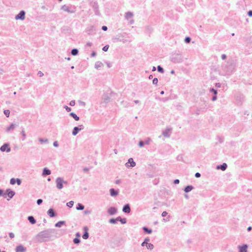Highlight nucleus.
Listing matches in <instances>:
<instances>
[{
  "label": "nucleus",
  "instance_id": "nucleus-1",
  "mask_svg": "<svg viewBox=\"0 0 252 252\" xmlns=\"http://www.w3.org/2000/svg\"><path fill=\"white\" fill-rule=\"evenodd\" d=\"M56 184H57V188L61 189L63 188V183L66 184V182L63 181V180L61 178H58L56 179Z\"/></svg>",
  "mask_w": 252,
  "mask_h": 252
},
{
  "label": "nucleus",
  "instance_id": "nucleus-2",
  "mask_svg": "<svg viewBox=\"0 0 252 252\" xmlns=\"http://www.w3.org/2000/svg\"><path fill=\"white\" fill-rule=\"evenodd\" d=\"M25 12L24 11H21L20 12V13L15 16V19L17 20H23L24 19H25Z\"/></svg>",
  "mask_w": 252,
  "mask_h": 252
},
{
  "label": "nucleus",
  "instance_id": "nucleus-3",
  "mask_svg": "<svg viewBox=\"0 0 252 252\" xmlns=\"http://www.w3.org/2000/svg\"><path fill=\"white\" fill-rule=\"evenodd\" d=\"M0 150L2 152L6 151L7 152H9L10 151V148L8 144H5L0 147Z\"/></svg>",
  "mask_w": 252,
  "mask_h": 252
},
{
  "label": "nucleus",
  "instance_id": "nucleus-4",
  "mask_svg": "<svg viewBox=\"0 0 252 252\" xmlns=\"http://www.w3.org/2000/svg\"><path fill=\"white\" fill-rule=\"evenodd\" d=\"M142 246H146L148 249L152 250L154 248V246L153 244L151 243H148V242L144 241L143 242L142 244Z\"/></svg>",
  "mask_w": 252,
  "mask_h": 252
},
{
  "label": "nucleus",
  "instance_id": "nucleus-5",
  "mask_svg": "<svg viewBox=\"0 0 252 252\" xmlns=\"http://www.w3.org/2000/svg\"><path fill=\"white\" fill-rule=\"evenodd\" d=\"M26 248L22 245L18 246L15 249L16 252H24Z\"/></svg>",
  "mask_w": 252,
  "mask_h": 252
},
{
  "label": "nucleus",
  "instance_id": "nucleus-6",
  "mask_svg": "<svg viewBox=\"0 0 252 252\" xmlns=\"http://www.w3.org/2000/svg\"><path fill=\"white\" fill-rule=\"evenodd\" d=\"M248 247L246 245L239 247V252H247Z\"/></svg>",
  "mask_w": 252,
  "mask_h": 252
},
{
  "label": "nucleus",
  "instance_id": "nucleus-7",
  "mask_svg": "<svg viewBox=\"0 0 252 252\" xmlns=\"http://www.w3.org/2000/svg\"><path fill=\"white\" fill-rule=\"evenodd\" d=\"M123 211L125 213H129L130 212V208L129 206L127 204L124 207Z\"/></svg>",
  "mask_w": 252,
  "mask_h": 252
},
{
  "label": "nucleus",
  "instance_id": "nucleus-8",
  "mask_svg": "<svg viewBox=\"0 0 252 252\" xmlns=\"http://www.w3.org/2000/svg\"><path fill=\"white\" fill-rule=\"evenodd\" d=\"M85 233L83 235L82 237L84 239H87L89 237V234L88 233V228L87 227H84Z\"/></svg>",
  "mask_w": 252,
  "mask_h": 252
},
{
  "label": "nucleus",
  "instance_id": "nucleus-9",
  "mask_svg": "<svg viewBox=\"0 0 252 252\" xmlns=\"http://www.w3.org/2000/svg\"><path fill=\"white\" fill-rule=\"evenodd\" d=\"M116 211L117 210L115 208L111 207L108 209V212L110 215H112L115 214L116 212Z\"/></svg>",
  "mask_w": 252,
  "mask_h": 252
},
{
  "label": "nucleus",
  "instance_id": "nucleus-10",
  "mask_svg": "<svg viewBox=\"0 0 252 252\" xmlns=\"http://www.w3.org/2000/svg\"><path fill=\"white\" fill-rule=\"evenodd\" d=\"M110 192L111 196H116L118 195V192L117 191L115 190L114 189H110Z\"/></svg>",
  "mask_w": 252,
  "mask_h": 252
},
{
  "label": "nucleus",
  "instance_id": "nucleus-11",
  "mask_svg": "<svg viewBox=\"0 0 252 252\" xmlns=\"http://www.w3.org/2000/svg\"><path fill=\"white\" fill-rule=\"evenodd\" d=\"M48 214L50 217H54L55 216L54 210L52 209H50L48 211Z\"/></svg>",
  "mask_w": 252,
  "mask_h": 252
},
{
  "label": "nucleus",
  "instance_id": "nucleus-12",
  "mask_svg": "<svg viewBox=\"0 0 252 252\" xmlns=\"http://www.w3.org/2000/svg\"><path fill=\"white\" fill-rule=\"evenodd\" d=\"M128 163L130 164V166H131V167H134L135 166V163L133 161V159L132 158H130L128 159V162L126 164H127Z\"/></svg>",
  "mask_w": 252,
  "mask_h": 252
},
{
  "label": "nucleus",
  "instance_id": "nucleus-13",
  "mask_svg": "<svg viewBox=\"0 0 252 252\" xmlns=\"http://www.w3.org/2000/svg\"><path fill=\"white\" fill-rule=\"evenodd\" d=\"M81 128H79L78 127H75L73 130V131H72V134L73 135H76L79 130H80Z\"/></svg>",
  "mask_w": 252,
  "mask_h": 252
},
{
  "label": "nucleus",
  "instance_id": "nucleus-14",
  "mask_svg": "<svg viewBox=\"0 0 252 252\" xmlns=\"http://www.w3.org/2000/svg\"><path fill=\"white\" fill-rule=\"evenodd\" d=\"M227 167V165L226 163H224L222 165H220V166H218V169H220L221 170L224 171L225 170L226 168Z\"/></svg>",
  "mask_w": 252,
  "mask_h": 252
},
{
  "label": "nucleus",
  "instance_id": "nucleus-15",
  "mask_svg": "<svg viewBox=\"0 0 252 252\" xmlns=\"http://www.w3.org/2000/svg\"><path fill=\"white\" fill-rule=\"evenodd\" d=\"M51 174V171L46 168H44L43 171V175H48Z\"/></svg>",
  "mask_w": 252,
  "mask_h": 252
},
{
  "label": "nucleus",
  "instance_id": "nucleus-16",
  "mask_svg": "<svg viewBox=\"0 0 252 252\" xmlns=\"http://www.w3.org/2000/svg\"><path fill=\"white\" fill-rule=\"evenodd\" d=\"M7 196L10 198H11L15 194V193L14 191L11 190H8L7 191Z\"/></svg>",
  "mask_w": 252,
  "mask_h": 252
},
{
  "label": "nucleus",
  "instance_id": "nucleus-17",
  "mask_svg": "<svg viewBox=\"0 0 252 252\" xmlns=\"http://www.w3.org/2000/svg\"><path fill=\"white\" fill-rule=\"evenodd\" d=\"M28 220L32 224H34L36 222V221L34 218L32 216H30L28 217Z\"/></svg>",
  "mask_w": 252,
  "mask_h": 252
},
{
  "label": "nucleus",
  "instance_id": "nucleus-18",
  "mask_svg": "<svg viewBox=\"0 0 252 252\" xmlns=\"http://www.w3.org/2000/svg\"><path fill=\"white\" fill-rule=\"evenodd\" d=\"M193 189V187L191 186H188L186 187L185 189V191L186 192H188L190 191H191Z\"/></svg>",
  "mask_w": 252,
  "mask_h": 252
},
{
  "label": "nucleus",
  "instance_id": "nucleus-19",
  "mask_svg": "<svg viewBox=\"0 0 252 252\" xmlns=\"http://www.w3.org/2000/svg\"><path fill=\"white\" fill-rule=\"evenodd\" d=\"M133 16V14L131 12H127L126 14V17L127 19H130Z\"/></svg>",
  "mask_w": 252,
  "mask_h": 252
},
{
  "label": "nucleus",
  "instance_id": "nucleus-20",
  "mask_svg": "<svg viewBox=\"0 0 252 252\" xmlns=\"http://www.w3.org/2000/svg\"><path fill=\"white\" fill-rule=\"evenodd\" d=\"M70 115L76 121H78L79 120V117L73 112L71 113Z\"/></svg>",
  "mask_w": 252,
  "mask_h": 252
},
{
  "label": "nucleus",
  "instance_id": "nucleus-21",
  "mask_svg": "<svg viewBox=\"0 0 252 252\" xmlns=\"http://www.w3.org/2000/svg\"><path fill=\"white\" fill-rule=\"evenodd\" d=\"M144 231L148 234H150L152 233V230L148 229L147 227H143Z\"/></svg>",
  "mask_w": 252,
  "mask_h": 252
},
{
  "label": "nucleus",
  "instance_id": "nucleus-22",
  "mask_svg": "<svg viewBox=\"0 0 252 252\" xmlns=\"http://www.w3.org/2000/svg\"><path fill=\"white\" fill-rule=\"evenodd\" d=\"M64 223V221H59L58 223H57L56 224V227H61L63 224Z\"/></svg>",
  "mask_w": 252,
  "mask_h": 252
},
{
  "label": "nucleus",
  "instance_id": "nucleus-23",
  "mask_svg": "<svg viewBox=\"0 0 252 252\" xmlns=\"http://www.w3.org/2000/svg\"><path fill=\"white\" fill-rule=\"evenodd\" d=\"M84 209V206L81 204H78V207H77V208H76V209L78 210H83Z\"/></svg>",
  "mask_w": 252,
  "mask_h": 252
},
{
  "label": "nucleus",
  "instance_id": "nucleus-24",
  "mask_svg": "<svg viewBox=\"0 0 252 252\" xmlns=\"http://www.w3.org/2000/svg\"><path fill=\"white\" fill-rule=\"evenodd\" d=\"M74 204V202L72 201H70L69 202L67 203L66 205L68 207L71 208L73 206Z\"/></svg>",
  "mask_w": 252,
  "mask_h": 252
},
{
  "label": "nucleus",
  "instance_id": "nucleus-25",
  "mask_svg": "<svg viewBox=\"0 0 252 252\" xmlns=\"http://www.w3.org/2000/svg\"><path fill=\"white\" fill-rule=\"evenodd\" d=\"M78 52V50L76 49H74L71 51V54L74 56L76 55Z\"/></svg>",
  "mask_w": 252,
  "mask_h": 252
},
{
  "label": "nucleus",
  "instance_id": "nucleus-26",
  "mask_svg": "<svg viewBox=\"0 0 252 252\" xmlns=\"http://www.w3.org/2000/svg\"><path fill=\"white\" fill-rule=\"evenodd\" d=\"M16 182V179L14 178L11 179L10 181V183L11 185H14Z\"/></svg>",
  "mask_w": 252,
  "mask_h": 252
},
{
  "label": "nucleus",
  "instance_id": "nucleus-27",
  "mask_svg": "<svg viewBox=\"0 0 252 252\" xmlns=\"http://www.w3.org/2000/svg\"><path fill=\"white\" fill-rule=\"evenodd\" d=\"M4 113L7 117H8L10 114V111L8 110H6L4 111Z\"/></svg>",
  "mask_w": 252,
  "mask_h": 252
},
{
  "label": "nucleus",
  "instance_id": "nucleus-28",
  "mask_svg": "<svg viewBox=\"0 0 252 252\" xmlns=\"http://www.w3.org/2000/svg\"><path fill=\"white\" fill-rule=\"evenodd\" d=\"M73 242L75 243V244H78L80 243V240L79 239V238H75L73 240Z\"/></svg>",
  "mask_w": 252,
  "mask_h": 252
},
{
  "label": "nucleus",
  "instance_id": "nucleus-29",
  "mask_svg": "<svg viewBox=\"0 0 252 252\" xmlns=\"http://www.w3.org/2000/svg\"><path fill=\"white\" fill-rule=\"evenodd\" d=\"M158 70L159 72H161V73H163V68H162L160 66H159V65H158Z\"/></svg>",
  "mask_w": 252,
  "mask_h": 252
},
{
  "label": "nucleus",
  "instance_id": "nucleus-30",
  "mask_svg": "<svg viewBox=\"0 0 252 252\" xmlns=\"http://www.w3.org/2000/svg\"><path fill=\"white\" fill-rule=\"evenodd\" d=\"M119 220V218H118V219H117L116 220L112 219H111L110 220V222L112 223H115L116 222L117 220Z\"/></svg>",
  "mask_w": 252,
  "mask_h": 252
},
{
  "label": "nucleus",
  "instance_id": "nucleus-31",
  "mask_svg": "<svg viewBox=\"0 0 252 252\" xmlns=\"http://www.w3.org/2000/svg\"><path fill=\"white\" fill-rule=\"evenodd\" d=\"M158 80L157 78H154L153 80V83L154 84H157L158 83Z\"/></svg>",
  "mask_w": 252,
  "mask_h": 252
},
{
  "label": "nucleus",
  "instance_id": "nucleus-32",
  "mask_svg": "<svg viewBox=\"0 0 252 252\" xmlns=\"http://www.w3.org/2000/svg\"><path fill=\"white\" fill-rule=\"evenodd\" d=\"M190 39L189 37H187L186 38H185V42L186 43H189L190 42Z\"/></svg>",
  "mask_w": 252,
  "mask_h": 252
},
{
  "label": "nucleus",
  "instance_id": "nucleus-33",
  "mask_svg": "<svg viewBox=\"0 0 252 252\" xmlns=\"http://www.w3.org/2000/svg\"><path fill=\"white\" fill-rule=\"evenodd\" d=\"M69 104L71 105V106H74L75 105V101L74 100H71L70 103H69Z\"/></svg>",
  "mask_w": 252,
  "mask_h": 252
},
{
  "label": "nucleus",
  "instance_id": "nucleus-34",
  "mask_svg": "<svg viewBox=\"0 0 252 252\" xmlns=\"http://www.w3.org/2000/svg\"><path fill=\"white\" fill-rule=\"evenodd\" d=\"M16 183H17V184L18 185H20L21 184V180L19 179H16Z\"/></svg>",
  "mask_w": 252,
  "mask_h": 252
},
{
  "label": "nucleus",
  "instance_id": "nucleus-35",
  "mask_svg": "<svg viewBox=\"0 0 252 252\" xmlns=\"http://www.w3.org/2000/svg\"><path fill=\"white\" fill-rule=\"evenodd\" d=\"M65 108L67 112H70L71 110V108L67 106L65 107Z\"/></svg>",
  "mask_w": 252,
  "mask_h": 252
},
{
  "label": "nucleus",
  "instance_id": "nucleus-36",
  "mask_svg": "<svg viewBox=\"0 0 252 252\" xmlns=\"http://www.w3.org/2000/svg\"><path fill=\"white\" fill-rule=\"evenodd\" d=\"M42 202V200L41 199H39L37 201V203L38 205L40 204Z\"/></svg>",
  "mask_w": 252,
  "mask_h": 252
},
{
  "label": "nucleus",
  "instance_id": "nucleus-37",
  "mask_svg": "<svg viewBox=\"0 0 252 252\" xmlns=\"http://www.w3.org/2000/svg\"><path fill=\"white\" fill-rule=\"evenodd\" d=\"M167 215V212L166 211L163 212L161 214L162 217H165Z\"/></svg>",
  "mask_w": 252,
  "mask_h": 252
},
{
  "label": "nucleus",
  "instance_id": "nucleus-38",
  "mask_svg": "<svg viewBox=\"0 0 252 252\" xmlns=\"http://www.w3.org/2000/svg\"><path fill=\"white\" fill-rule=\"evenodd\" d=\"M139 145L141 147H143L144 145V142L142 141H140L139 143Z\"/></svg>",
  "mask_w": 252,
  "mask_h": 252
},
{
  "label": "nucleus",
  "instance_id": "nucleus-39",
  "mask_svg": "<svg viewBox=\"0 0 252 252\" xmlns=\"http://www.w3.org/2000/svg\"><path fill=\"white\" fill-rule=\"evenodd\" d=\"M9 235L11 238H13L14 237V234L13 233H10Z\"/></svg>",
  "mask_w": 252,
  "mask_h": 252
},
{
  "label": "nucleus",
  "instance_id": "nucleus-40",
  "mask_svg": "<svg viewBox=\"0 0 252 252\" xmlns=\"http://www.w3.org/2000/svg\"><path fill=\"white\" fill-rule=\"evenodd\" d=\"M108 49V46H105L103 48V50L104 51H106Z\"/></svg>",
  "mask_w": 252,
  "mask_h": 252
},
{
  "label": "nucleus",
  "instance_id": "nucleus-41",
  "mask_svg": "<svg viewBox=\"0 0 252 252\" xmlns=\"http://www.w3.org/2000/svg\"><path fill=\"white\" fill-rule=\"evenodd\" d=\"M39 140L41 143H42L43 142H47L48 141L47 139L42 140L41 139H39Z\"/></svg>",
  "mask_w": 252,
  "mask_h": 252
},
{
  "label": "nucleus",
  "instance_id": "nucleus-42",
  "mask_svg": "<svg viewBox=\"0 0 252 252\" xmlns=\"http://www.w3.org/2000/svg\"><path fill=\"white\" fill-rule=\"evenodd\" d=\"M195 176L196 177V178H199L200 177V174L199 173H196L195 175Z\"/></svg>",
  "mask_w": 252,
  "mask_h": 252
},
{
  "label": "nucleus",
  "instance_id": "nucleus-43",
  "mask_svg": "<svg viewBox=\"0 0 252 252\" xmlns=\"http://www.w3.org/2000/svg\"><path fill=\"white\" fill-rule=\"evenodd\" d=\"M38 74L40 77H42L43 75V73L41 71H39Z\"/></svg>",
  "mask_w": 252,
  "mask_h": 252
},
{
  "label": "nucleus",
  "instance_id": "nucleus-44",
  "mask_svg": "<svg viewBox=\"0 0 252 252\" xmlns=\"http://www.w3.org/2000/svg\"><path fill=\"white\" fill-rule=\"evenodd\" d=\"M120 221L122 222V223H126V219H120Z\"/></svg>",
  "mask_w": 252,
  "mask_h": 252
},
{
  "label": "nucleus",
  "instance_id": "nucleus-45",
  "mask_svg": "<svg viewBox=\"0 0 252 252\" xmlns=\"http://www.w3.org/2000/svg\"><path fill=\"white\" fill-rule=\"evenodd\" d=\"M174 183L175 184H177L179 183V180L178 179H176L174 180Z\"/></svg>",
  "mask_w": 252,
  "mask_h": 252
},
{
  "label": "nucleus",
  "instance_id": "nucleus-46",
  "mask_svg": "<svg viewBox=\"0 0 252 252\" xmlns=\"http://www.w3.org/2000/svg\"><path fill=\"white\" fill-rule=\"evenodd\" d=\"M54 146H55V147H57L58 146V142L57 141H55L54 142V144H53Z\"/></svg>",
  "mask_w": 252,
  "mask_h": 252
},
{
  "label": "nucleus",
  "instance_id": "nucleus-47",
  "mask_svg": "<svg viewBox=\"0 0 252 252\" xmlns=\"http://www.w3.org/2000/svg\"><path fill=\"white\" fill-rule=\"evenodd\" d=\"M248 15L249 16H252V11H249Z\"/></svg>",
  "mask_w": 252,
  "mask_h": 252
},
{
  "label": "nucleus",
  "instance_id": "nucleus-48",
  "mask_svg": "<svg viewBox=\"0 0 252 252\" xmlns=\"http://www.w3.org/2000/svg\"><path fill=\"white\" fill-rule=\"evenodd\" d=\"M102 29L104 31H106L107 30V28L106 26H103Z\"/></svg>",
  "mask_w": 252,
  "mask_h": 252
},
{
  "label": "nucleus",
  "instance_id": "nucleus-49",
  "mask_svg": "<svg viewBox=\"0 0 252 252\" xmlns=\"http://www.w3.org/2000/svg\"><path fill=\"white\" fill-rule=\"evenodd\" d=\"M221 58L222 59L224 60L226 58V56L225 55H222L221 56Z\"/></svg>",
  "mask_w": 252,
  "mask_h": 252
},
{
  "label": "nucleus",
  "instance_id": "nucleus-50",
  "mask_svg": "<svg viewBox=\"0 0 252 252\" xmlns=\"http://www.w3.org/2000/svg\"><path fill=\"white\" fill-rule=\"evenodd\" d=\"M150 141V139H149L148 140L146 141L145 142V144H149Z\"/></svg>",
  "mask_w": 252,
  "mask_h": 252
},
{
  "label": "nucleus",
  "instance_id": "nucleus-51",
  "mask_svg": "<svg viewBox=\"0 0 252 252\" xmlns=\"http://www.w3.org/2000/svg\"><path fill=\"white\" fill-rule=\"evenodd\" d=\"M3 191L0 189V196L2 195Z\"/></svg>",
  "mask_w": 252,
  "mask_h": 252
},
{
  "label": "nucleus",
  "instance_id": "nucleus-52",
  "mask_svg": "<svg viewBox=\"0 0 252 252\" xmlns=\"http://www.w3.org/2000/svg\"><path fill=\"white\" fill-rule=\"evenodd\" d=\"M252 229V227L251 226H249L248 228V231H250Z\"/></svg>",
  "mask_w": 252,
  "mask_h": 252
},
{
  "label": "nucleus",
  "instance_id": "nucleus-53",
  "mask_svg": "<svg viewBox=\"0 0 252 252\" xmlns=\"http://www.w3.org/2000/svg\"><path fill=\"white\" fill-rule=\"evenodd\" d=\"M212 91L214 93V94H217V91H216V90H214V89H212Z\"/></svg>",
  "mask_w": 252,
  "mask_h": 252
},
{
  "label": "nucleus",
  "instance_id": "nucleus-54",
  "mask_svg": "<svg viewBox=\"0 0 252 252\" xmlns=\"http://www.w3.org/2000/svg\"><path fill=\"white\" fill-rule=\"evenodd\" d=\"M156 70V67L155 66H153V69H152V71H155Z\"/></svg>",
  "mask_w": 252,
  "mask_h": 252
},
{
  "label": "nucleus",
  "instance_id": "nucleus-55",
  "mask_svg": "<svg viewBox=\"0 0 252 252\" xmlns=\"http://www.w3.org/2000/svg\"><path fill=\"white\" fill-rule=\"evenodd\" d=\"M119 183H120V180H117V181H116V184H119Z\"/></svg>",
  "mask_w": 252,
  "mask_h": 252
},
{
  "label": "nucleus",
  "instance_id": "nucleus-56",
  "mask_svg": "<svg viewBox=\"0 0 252 252\" xmlns=\"http://www.w3.org/2000/svg\"><path fill=\"white\" fill-rule=\"evenodd\" d=\"M216 96H214L213 97V98H212L213 100H216Z\"/></svg>",
  "mask_w": 252,
  "mask_h": 252
},
{
  "label": "nucleus",
  "instance_id": "nucleus-57",
  "mask_svg": "<svg viewBox=\"0 0 252 252\" xmlns=\"http://www.w3.org/2000/svg\"><path fill=\"white\" fill-rule=\"evenodd\" d=\"M77 238H79L80 237V235L78 233L76 234Z\"/></svg>",
  "mask_w": 252,
  "mask_h": 252
},
{
  "label": "nucleus",
  "instance_id": "nucleus-58",
  "mask_svg": "<svg viewBox=\"0 0 252 252\" xmlns=\"http://www.w3.org/2000/svg\"><path fill=\"white\" fill-rule=\"evenodd\" d=\"M90 213V212H89V211H85V214H88V213Z\"/></svg>",
  "mask_w": 252,
  "mask_h": 252
},
{
  "label": "nucleus",
  "instance_id": "nucleus-59",
  "mask_svg": "<svg viewBox=\"0 0 252 252\" xmlns=\"http://www.w3.org/2000/svg\"><path fill=\"white\" fill-rule=\"evenodd\" d=\"M149 241V239H145V241H146V242H147L148 241Z\"/></svg>",
  "mask_w": 252,
  "mask_h": 252
},
{
  "label": "nucleus",
  "instance_id": "nucleus-60",
  "mask_svg": "<svg viewBox=\"0 0 252 252\" xmlns=\"http://www.w3.org/2000/svg\"><path fill=\"white\" fill-rule=\"evenodd\" d=\"M152 75H150V76H149V78H150V79L152 78Z\"/></svg>",
  "mask_w": 252,
  "mask_h": 252
},
{
  "label": "nucleus",
  "instance_id": "nucleus-61",
  "mask_svg": "<svg viewBox=\"0 0 252 252\" xmlns=\"http://www.w3.org/2000/svg\"><path fill=\"white\" fill-rule=\"evenodd\" d=\"M92 55H93V56H94V55H95V53H93L92 54Z\"/></svg>",
  "mask_w": 252,
  "mask_h": 252
},
{
  "label": "nucleus",
  "instance_id": "nucleus-62",
  "mask_svg": "<svg viewBox=\"0 0 252 252\" xmlns=\"http://www.w3.org/2000/svg\"><path fill=\"white\" fill-rule=\"evenodd\" d=\"M161 94H164V92H163V91H162V92H161Z\"/></svg>",
  "mask_w": 252,
  "mask_h": 252
},
{
  "label": "nucleus",
  "instance_id": "nucleus-63",
  "mask_svg": "<svg viewBox=\"0 0 252 252\" xmlns=\"http://www.w3.org/2000/svg\"><path fill=\"white\" fill-rule=\"evenodd\" d=\"M0 252H5L4 251L1 252V250H0Z\"/></svg>",
  "mask_w": 252,
  "mask_h": 252
}]
</instances>
